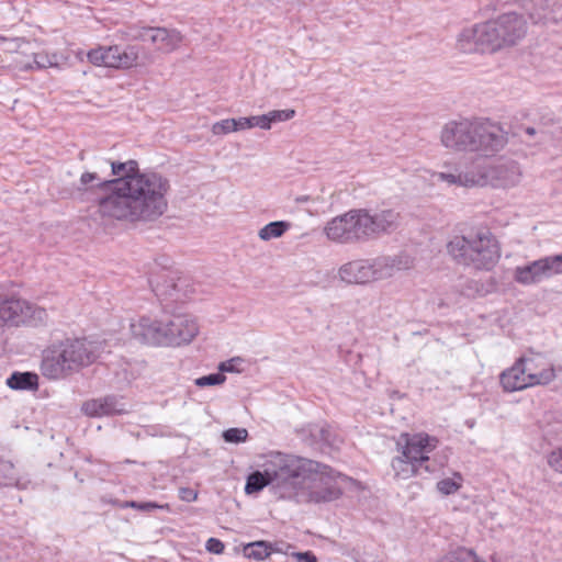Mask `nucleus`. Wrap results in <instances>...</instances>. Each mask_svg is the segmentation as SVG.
<instances>
[{
  "mask_svg": "<svg viewBox=\"0 0 562 562\" xmlns=\"http://www.w3.org/2000/svg\"><path fill=\"white\" fill-rule=\"evenodd\" d=\"M11 390L35 391L38 387V375L33 372H13L5 381Z\"/></svg>",
  "mask_w": 562,
  "mask_h": 562,
  "instance_id": "25",
  "label": "nucleus"
},
{
  "mask_svg": "<svg viewBox=\"0 0 562 562\" xmlns=\"http://www.w3.org/2000/svg\"><path fill=\"white\" fill-rule=\"evenodd\" d=\"M47 313L44 308L24 300L12 299L0 302V323L11 326H37L45 323Z\"/></svg>",
  "mask_w": 562,
  "mask_h": 562,
  "instance_id": "10",
  "label": "nucleus"
},
{
  "mask_svg": "<svg viewBox=\"0 0 562 562\" xmlns=\"http://www.w3.org/2000/svg\"><path fill=\"white\" fill-rule=\"evenodd\" d=\"M241 363L240 358H232L227 361H223L218 364L220 373L224 372H240V369L237 367V364Z\"/></svg>",
  "mask_w": 562,
  "mask_h": 562,
  "instance_id": "41",
  "label": "nucleus"
},
{
  "mask_svg": "<svg viewBox=\"0 0 562 562\" xmlns=\"http://www.w3.org/2000/svg\"><path fill=\"white\" fill-rule=\"evenodd\" d=\"M27 480H23L16 475L13 463L10 461L0 460V486H16L19 488H26L29 485Z\"/></svg>",
  "mask_w": 562,
  "mask_h": 562,
  "instance_id": "27",
  "label": "nucleus"
},
{
  "mask_svg": "<svg viewBox=\"0 0 562 562\" xmlns=\"http://www.w3.org/2000/svg\"><path fill=\"white\" fill-rule=\"evenodd\" d=\"M273 551H276V552H281V551H282V549H281V548H279V546H277V544H272V552H273Z\"/></svg>",
  "mask_w": 562,
  "mask_h": 562,
  "instance_id": "50",
  "label": "nucleus"
},
{
  "mask_svg": "<svg viewBox=\"0 0 562 562\" xmlns=\"http://www.w3.org/2000/svg\"><path fill=\"white\" fill-rule=\"evenodd\" d=\"M179 497L180 499L191 503L196 501L198 498V492L190 488V487H180L179 488Z\"/></svg>",
  "mask_w": 562,
  "mask_h": 562,
  "instance_id": "45",
  "label": "nucleus"
},
{
  "mask_svg": "<svg viewBox=\"0 0 562 562\" xmlns=\"http://www.w3.org/2000/svg\"><path fill=\"white\" fill-rule=\"evenodd\" d=\"M522 140L527 144L530 143V139L532 137H537L536 142L533 144H540L546 139V133L542 130H537L532 126H528L522 130Z\"/></svg>",
  "mask_w": 562,
  "mask_h": 562,
  "instance_id": "40",
  "label": "nucleus"
},
{
  "mask_svg": "<svg viewBox=\"0 0 562 562\" xmlns=\"http://www.w3.org/2000/svg\"><path fill=\"white\" fill-rule=\"evenodd\" d=\"M235 132V119H226L213 124L212 133L214 135H223Z\"/></svg>",
  "mask_w": 562,
  "mask_h": 562,
  "instance_id": "39",
  "label": "nucleus"
},
{
  "mask_svg": "<svg viewBox=\"0 0 562 562\" xmlns=\"http://www.w3.org/2000/svg\"><path fill=\"white\" fill-rule=\"evenodd\" d=\"M477 119H461L446 123L441 131L442 145L458 151L474 153Z\"/></svg>",
  "mask_w": 562,
  "mask_h": 562,
  "instance_id": "11",
  "label": "nucleus"
},
{
  "mask_svg": "<svg viewBox=\"0 0 562 562\" xmlns=\"http://www.w3.org/2000/svg\"><path fill=\"white\" fill-rule=\"evenodd\" d=\"M462 485V477L456 473L452 477H446L437 483L438 491L443 495H450L459 491Z\"/></svg>",
  "mask_w": 562,
  "mask_h": 562,
  "instance_id": "34",
  "label": "nucleus"
},
{
  "mask_svg": "<svg viewBox=\"0 0 562 562\" xmlns=\"http://www.w3.org/2000/svg\"><path fill=\"white\" fill-rule=\"evenodd\" d=\"M267 119L269 120V130L273 123L285 122L294 117L295 111L293 109L286 110H273L266 113Z\"/></svg>",
  "mask_w": 562,
  "mask_h": 562,
  "instance_id": "38",
  "label": "nucleus"
},
{
  "mask_svg": "<svg viewBox=\"0 0 562 562\" xmlns=\"http://www.w3.org/2000/svg\"><path fill=\"white\" fill-rule=\"evenodd\" d=\"M123 507H126V508H135L137 510H143V512H149L151 509H165V510H170V506L169 504H157V503H154V502H144V503H138V502H135V501H128V502H125Z\"/></svg>",
  "mask_w": 562,
  "mask_h": 562,
  "instance_id": "37",
  "label": "nucleus"
},
{
  "mask_svg": "<svg viewBox=\"0 0 562 562\" xmlns=\"http://www.w3.org/2000/svg\"><path fill=\"white\" fill-rule=\"evenodd\" d=\"M291 227V224L285 221L270 222L259 229L258 236L261 240H270L272 238L281 237Z\"/></svg>",
  "mask_w": 562,
  "mask_h": 562,
  "instance_id": "30",
  "label": "nucleus"
},
{
  "mask_svg": "<svg viewBox=\"0 0 562 562\" xmlns=\"http://www.w3.org/2000/svg\"><path fill=\"white\" fill-rule=\"evenodd\" d=\"M223 438L229 443L245 442L248 438V431L245 428H229L223 432Z\"/></svg>",
  "mask_w": 562,
  "mask_h": 562,
  "instance_id": "36",
  "label": "nucleus"
},
{
  "mask_svg": "<svg viewBox=\"0 0 562 562\" xmlns=\"http://www.w3.org/2000/svg\"><path fill=\"white\" fill-rule=\"evenodd\" d=\"M82 411L91 417L110 416L125 412L123 404L119 403L113 396L87 401Z\"/></svg>",
  "mask_w": 562,
  "mask_h": 562,
  "instance_id": "21",
  "label": "nucleus"
},
{
  "mask_svg": "<svg viewBox=\"0 0 562 562\" xmlns=\"http://www.w3.org/2000/svg\"><path fill=\"white\" fill-rule=\"evenodd\" d=\"M373 267L371 279L380 281L391 278H403V272L412 268V260L408 256L398 258H381L371 263Z\"/></svg>",
  "mask_w": 562,
  "mask_h": 562,
  "instance_id": "16",
  "label": "nucleus"
},
{
  "mask_svg": "<svg viewBox=\"0 0 562 562\" xmlns=\"http://www.w3.org/2000/svg\"><path fill=\"white\" fill-rule=\"evenodd\" d=\"M356 241L368 240L383 233L394 231L398 225L400 214L394 210H382L371 214L367 209L349 211Z\"/></svg>",
  "mask_w": 562,
  "mask_h": 562,
  "instance_id": "9",
  "label": "nucleus"
},
{
  "mask_svg": "<svg viewBox=\"0 0 562 562\" xmlns=\"http://www.w3.org/2000/svg\"><path fill=\"white\" fill-rule=\"evenodd\" d=\"M520 166L515 161L499 164L491 170V177L496 181V186L503 188H513L521 180Z\"/></svg>",
  "mask_w": 562,
  "mask_h": 562,
  "instance_id": "22",
  "label": "nucleus"
},
{
  "mask_svg": "<svg viewBox=\"0 0 562 562\" xmlns=\"http://www.w3.org/2000/svg\"><path fill=\"white\" fill-rule=\"evenodd\" d=\"M226 381V376L223 374V373H212V374H209V375H203V376H200V378H196L194 380V384L198 386V387H207V386H216V385H222L224 384V382Z\"/></svg>",
  "mask_w": 562,
  "mask_h": 562,
  "instance_id": "35",
  "label": "nucleus"
},
{
  "mask_svg": "<svg viewBox=\"0 0 562 562\" xmlns=\"http://www.w3.org/2000/svg\"><path fill=\"white\" fill-rule=\"evenodd\" d=\"M499 383L504 392L513 393L533 387L527 378L526 371L521 364L520 359L514 364L504 370L499 375Z\"/></svg>",
  "mask_w": 562,
  "mask_h": 562,
  "instance_id": "19",
  "label": "nucleus"
},
{
  "mask_svg": "<svg viewBox=\"0 0 562 562\" xmlns=\"http://www.w3.org/2000/svg\"><path fill=\"white\" fill-rule=\"evenodd\" d=\"M138 47L127 46H99L88 52V60L94 66L111 68H131L136 65L138 59Z\"/></svg>",
  "mask_w": 562,
  "mask_h": 562,
  "instance_id": "13",
  "label": "nucleus"
},
{
  "mask_svg": "<svg viewBox=\"0 0 562 562\" xmlns=\"http://www.w3.org/2000/svg\"><path fill=\"white\" fill-rule=\"evenodd\" d=\"M249 127H259L262 130H269V120L266 114L249 116Z\"/></svg>",
  "mask_w": 562,
  "mask_h": 562,
  "instance_id": "43",
  "label": "nucleus"
},
{
  "mask_svg": "<svg viewBox=\"0 0 562 562\" xmlns=\"http://www.w3.org/2000/svg\"><path fill=\"white\" fill-rule=\"evenodd\" d=\"M442 168V171L430 173L432 183L446 182L449 186L474 187L485 186L488 180V175L484 170L465 168L461 161L445 162Z\"/></svg>",
  "mask_w": 562,
  "mask_h": 562,
  "instance_id": "12",
  "label": "nucleus"
},
{
  "mask_svg": "<svg viewBox=\"0 0 562 562\" xmlns=\"http://www.w3.org/2000/svg\"><path fill=\"white\" fill-rule=\"evenodd\" d=\"M532 386L548 385L557 374L554 367L537 358H519Z\"/></svg>",
  "mask_w": 562,
  "mask_h": 562,
  "instance_id": "18",
  "label": "nucleus"
},
{
  "mask_svg": "<svg viewBox=\"0 0 562 562\" xmlns=\"http://www.w3.org/2000/svg\"><path fill=\"white\" fill-rule=\"evenodd\" d=\"M304 464L310 463L301 461L297 456L271 452L265 456L261 470L248 475L245 492L250 495L270 486L278 498L288 499L292 495L289 487L291 477L296 476L300 471H306Z\"/></svg>",
  "mask_w": 562,
  "mask_h": 562,
  "instance_id": "5",
  "label": "nucleus"
},
{
  "mask_svg": "<svg viewBox=\"0 0 562 562\" xmlns=\"http://www.w3.org/2000/svg\"><path fill=\"white\" fill-rule=\"evenodd\" d=\"M244 555L248 559L262 561L272 552V543L267 541H255L247 543L243 549Z\"/></svg>",
  "mask_w": 562,
  "mask_h": 562,
  "instance_id": "28",
  "label": "nucleus"
},
{
  "mask_svg": "<svg viewBox=\"0 0 562 562\" xmlns=\"http://www.w3.org/2000/svg\"><path fill=\"white\" fill-rule=\"evenodd\" d=\"M474 153L490 157L501 151L508 142L503 127L488 119L479 117Z\"/></svg>",
  "mask_w": 562,
  "mask_h": 562,
  "instance_id": "14",
  "label": "nucleus"
},
{
  "mask_svg": "<svg viewBox=\"0 0 562 562\" xmlns=\"http://www.w3.org/2000/svg\"><path fill=\"white\" fill-rule=\"evenodd\" d=\"M292 557L296 560V562H317L316 555L311 551L305 552H294Z\"/></svg>",
  "mask_w": 562,
  "mask_h": 562,
  "instance_id": "47",
  "label": "nucleus"
},
{
  "mask_svg": "<svg viewBox=\"0 0 562 562\" xmlns=\"http://www.w3.org/2000/svg\"><path fill=\"white\" fill-rule=\"evenodd\" d=\"M99 346L85 339L67 340L53 347L44 356L41 364L42 374L50 380H58L79 367L88 366L98 358Z\"/></svg>",
  "mask_w": 562,
  "mask_h": 562,
  "instance_id": "8",
  "label": "nucleus"
},
{
  "mask_svg": "<svg viewBox=\"0 0 562 562\" xmlns=\"http://www.w3.org/2000/svg\"><path fill=\"white\" fill-rule=\"evenodd\" d=\"M132 335L155 346L180 347L189 345L200 333L196 318L187 313L164 315L160 319L140 317L131 324Z\"/></svg>",
  "mask_w": 562,
  "mask_h": 562,
  "instance_id": "3",
  "label": "nucleus"
},
{
  "mask_svg": "<svg viewBox=\"0 0 562 562\" xmlns=\"http://www.w3.org/2000/svg\"><path fill=\"white\" fill-rule=\"evenodd\" d=\"M326 236L333 240L338 243H353L356 241V236L352 229V223L350 213L347 212L342 215L334 217L329 221L325 227Z\"/></svg>",
  "mask_w": 562,
  "mask_h": 562,
  "instance_id": "20",
  "label": "nucleus"
},
{
  "mask_svg": "<svg viewBox=\"0 0 562 562\" xmlns=\"http://www.w3.org/2000/svg\"><path fill=\"white\" fill-rule=\"evenodd\" d=\"M142 37L144 41L151 42L162 53L173 52L183 41L179 31L166 27H148L143 32Z\"/></svg>",
  "mask_w": 562,
  "mask_h": 562,
  "instance_id": "17",
  "label": "nucleus"
},
{
  "mask_svg": "<svg viewBox=\"0 0 562 562\" xmlns=\"http://www.w3.org/2000/svg\"><path fill=\"white\" fill-rule=\"evenodd\" d=\"M299 459L310 464H304L306 471H300L301 473L291 477L289 487L293 495L288 497L289 501L319 504L340 497L346 476L314 460L301 457Z\"/></svg>",
  "mask_w": 562,
  "mask_h": 562,
  "instance_id": "4",
  "label": "nucleus"
},
{
  "mask_svg": "<svg viewBox=\"0 0 562 562\" xmlns=\"http://www.w3.org/2000/svg\"><path fill=\"white\" fill-rule=\"evenodd\" d=\"M549 15L531 13V20L535 24H559L562 23V1L550 0Z\"/></svg>",
  "mask_w": 562,
  "mask_h": 562,
  "instance_id": "29",
  "label": "nucleus"
},
{
  "mask_svg": "<svg viewBox=\"0 0 562 562\" xmlns=\"http://www.w3.org/2000/svg\"><path fill=\"white\" fill-rule=\"evenodd\" d=\"M439 562H483L480 561L476 554L465 548H459L453 551L450 555L445 557Z\"/></svg>",
  "mask_w": 562,
  "mask_h": 562,
  "instance_id": "33",
  "label": "nucleus"
},
{
  "mask_svg": "<svg viewBox=\"0 0 562 562\" xmlns=\"http://www.w3.org/2000/svg\"><path fill=\"white\" fill-rule=\"evenodd\" d=\"M373 267L368 260H355L340 267L338 274L340 281H368Z\"/></svg>",
  "mask_w": 562,
  "mask_h": 562,
  "instance_id": "24",
  "label": "nucleus"
},
{
  "mask_svg": "<svg viewBox=\"0 0 562 562\" xmlns=\"http://www.w3.org/2000/svg\"><path fill=\"white\" fill-rule=\"evenodd\" d=\"M558 274H562V252L533 260L515 271L516 281L550 279Z\"/></svg>",
  "mask_w": 562,
  "mask_h": 562,
  "instance_id": "15",
  "label": "nucleus"
},
{
  "mask_svg": "<svg viewBox=\"0 0 562 562\" xmlns=\"http://www.w3.org/2000/svg\"><path fill=\"white\" fill-rule=\"evenodd\" d=\"M112 175L117 176L116 179H125L126 177H134L140 173L136 160H128L125 162H111Z\"/></svg>",
  "mask_w": 562,
  "mask_h": 562,
  "instance_id": "32",
  "label": "nucleus"
},
{
  "mask_svg": "<svg viewBox=\"0 0 562 562\" xmlns=\"http://www.w3.org/2000/svg\"><path fill=\"white\" fill-rule=\"evenodd\" d=\"M110 182L111 180H102L95 172L86 171L80 176L77 189L83 191L92 188H101L109 189L112 192V183Z\"/></svg>",
  "mask_w": 562,
  "mask_h": 562,
  "instance_id": "31",
  "label": "nucleus"
},
{
  "mask_svg": "<svg viewBox=\"0 0 562 562\" xmlns=\"http://www.w3.org/2000/svg\"><path fill=\"white\" fill-rule=\"evenodd\" d=\"M168 278L170 279V281H179L182 277L179 276L178 271H176L173 276H169Z\"/></svg>",
  "mask_w": 562,
  "mask_h": 562,
  "instance_id": "49",
  "label": "nucleus"
},
{
  "mask_svg": "<svg viewBox=\"0 0 562 562\" xmlns=\"http://www.w3.org/2000/svg\"><path fill=\"white\" fill-rule=\"evenodd\" d=\"M527 21L517 12H507L484 23L464 29L458 36L463 53H494L518 44L527 34Z\"/></svg>",
  "mask_w": 562,
  "mask_h": 562,
  "instance_id": "2",
  "label": "nucleus"
},
{
  "mask_svg": "<svg viewBox=\"0 0 562 562\" xmlns=\"http://www.w3.org/2000/svg\"><path fill=\"white\" fill-rule=\"evenodd\" d=\"M59 63L58 55L56 54H47V53H37L33 55V61H22L15 60V67L20 70H34V69H45L48 67H57Z\"/></svg>",
  "mask_w": 562,
  "mask_h": 562,
  "instance_id": "26",
  "label": "nucleus"
},
{
  "mask_svg": "<svg viewBox=\"0 0 562 562\" xmlns=\"http://www.w3.org/2000/svg\"><path fill=\"white\" fill-rule=\"evenodd\" d=\"M249 127V117H239L235 119V132L248 130Z\"/></svg>",
  "mask_w": 562,
  "mask_h": 562,
  "instance_id": "48",
  "label": "nucleus"
},
{
  "mask_svg": "<svg viewBox=\"0 0 562 562\" xmlns=\"http://www.w3.org/2000/svg\"><path fill=\"white\" fill-rule=\"evenodd\" d=\"M549 465L562 473V448L552 451L548 457Z\"/></svg>",
  "mask_w": 562,
  "mask_h": 562,
  "instance_id": "42",
  "label": "nucleus"
},
{
  "mask_svg": "<svg viewBox=\"0 0 562 562\" xmlns=\"http://www.w3.org/2000/svg\"><path fill=\"white\" fill-rule=\"evenodd\" d=\"M224 543L216 539V538H210L207 539L206 543H205V549L211 552V553H214V554H221L224 552Z\"/></svg>",
  "mask_w": 562,
  "mask_h": 562,
  "instance_id": "44",
  "label": "nucleus"
},
{
  "mask_svg": "<svg viewBox=\"0 0 562 562\" xmlns=\"http://www.w3.org/2000/svg\"><path fill=\"white\" fill-rule=\"evenodd\" d=\"M550 0H541L535 4L533 9L530 11L529 16L531 18V13H538L541 15H549Z\"/></svg>",
  "mask_w": 562,
  "mask_h": 562,
  "instance_id": "46",
  "label": "nucleus"
},
{
  "mask_svg": "<svg viewBox=\"0 0 562 562\" xmlns=\"http://www.w3.org/2000/svg\"><path fill=\"white\" fill-rule=\"evenodd\" d=\"M447 251L458 263L475 270H492L501 258L498 243L487 229L452 237Z\"/></svg>",
  "mask_w": 562,
  "mask_h": 562,
  "instance_id": "6",
  "label": "nucleus"
},
{
  "mask_svg": "<svg viewBox=\"0 0 562 562\" xmlns=\"http://www.w3.org/2000/svg\"><path fill=\"white\" fill-rule=\"evenodd\" d=\"M153 292L161 301L184 302L193 290L190 283H155Z\"/></svg>",
  "mask_w": 562,
  "mask_h": 562,
  "instance_id": "23",
  "label": "nucleus"
},
{
  "mask_svg": "<svg viewBox=\"0 0 562 562\" xmlns=\"http://www.w3.org/2000/svg\"><path fill=\"white\" fill-rule=\"evenodd\" d=\"M112 193L99 202L102 217L154 221L167 210L169 182L157 172H140L125 179H112Z\"/></svg>",
  "mask_w": 562,
  "mask_h": 562,
  "instance_id": "1",
  "label": "nucleus"
},
{
  "mask_svg": "<svg viewBox=\"0 0 562 562\" xmlns=\"http://www.w3.org/2000/svg\"><path fill=\"white\" fill-rule=\"evenodd\" d=\"M438 439L426 432L401 434L396 440L397 454L392 459L391 468L396 480H408L423 469L431 472L429 456L437 448Z\"/></svg>",
  "mask_w": 562,
  "mask_h": 562,
  "instance_id": "7",
  "label": "nucleus"
}]
</instances>
